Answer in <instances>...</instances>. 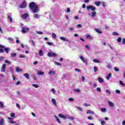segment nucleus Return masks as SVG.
I'll list each match as a JSON object with an SVG mask.
<instances>
[{"label":"nucleus","mask_w":125,"mask_h":125,"mask_svg":"<svg viewBox=\"0 0 125 125\" xmlns=\"http://www.w3.org/2000/svg\"><path fill=\"white\" fill-rule=\"evenodd\" d=\"M29 7L32 10L33 13H38L40 10L39 7L34 2H30L29 4Z\"/></svg>","instance_id":"1"},{"label":"nucleus","mask_w":125,"mask_h":125,"mask_svg":"<svg viewBox=\"0 0 125 125\" xmlns=\"http://www.w3.org/2000/svg\"><path fill=\"white\" fill-rule=\"evenodd\" d=\"M11 57H15L16 56V53H13L11 54Z\"/></svg>","instance_id":"40"},{"label":"nucleus","mask_w":125,"mask_h":125,"mask_svg":"<svg viewBox=\"0 0 125 125\" xmlns=\"http://www.w3.org/2000/svg\"><path fill=\"white\" fill-rule=\"evenodd\" d=\"M38 74L39 75H41V76H42V75H43L44 74V72H42L41 71H38Z\"/></svg>","instance_id":"28"},{"label":"nucleus","mask_w":125,"mask_h":125,"mask_svg":"<svg viewBox=\"0 0 125 125\" xmlns=\"http://www.w3.org/2000/svg\"><path fill=\"white\" fill-rule=\"evenodd\" d=\"M8 19H9L10 21V23H12V18H11V17H10V15H8Z\"/></svg>","instance_id":"25"},{"label":"nucleus","mask_w":125,"mask_h":125,"mask_svg":"<svg viewBox=\"0 0 125 125\" xmlns=\"http://www.w3.org/2000/svg\"><path fill=\"white\" fill-rule=\"evenodd\" d=\"M16 84L17 85H18L19 84H20V81H18L16 83Z\"/></svg>","instance_id":"64"},{"label":"nucleus","mask_w":125,"mask_h":125,"mask_svg":"<svg viewBox=\"0 0 125 125\" xmlns=\"http://www.w3.org/2000/svg\"><path fill=\"white\" fill-rule=\"evenodd\" d=\"M8 119L9 120L10 124H16V122L13 121V118L8 117Z\"/></svg>","instance_id":"10"},{"label":"nucleus","mask_w":125,"mask_h":125,"mask_svg":"<svg viewBox=\"0 0 125 125\" xmlns=\"http://www.w3.org/2000/svg\"><path fill=\"white\" fill-rule=\"evenodd\" d=\"M84 106H85L86 107H87L88 106H90V104H87L86 103L84 104Z\"/></svg>","instance_id":"62"},{"label":"nucleus","mask_w":125,"mask_h":125,"mask_svg":"<svg viewBox=\"0 0 125 125\" xmlns=\"http://www.w3.org/2000/svg\"><path fill=\"white\" fill-rule=\"evenodd\" d=\"M112 34L114 36H118L119 35V34L116 32H113Z\"/></svg>","instance_id":"45"},{"label":"nucleus","mask_w":125,"mask_h":125,"mask_svg":"<svg viewBox=\"0 0 125 125\" xmlns=\"http://www.w3.org/2000/svg\"><path fill=\"white\" fill-rule=\"evenodd\" d=\"M68 119H70V120H75V118H74V117L73 116H71L70 117H69Z\"/></svg>","instance_id":"57"},{"label":"nucleus","mask_w":125,"mask_h":125,"mask_svg":"<svg viewBox=\"0 0 125 125\" xmlns=\"http://www.w3.org/2000/svg\"><path fill=\"white\" fill-rule=\"evenodd\" d=\"M80 59H81L82 62H83V63H85V64H86V65H87V60L84 58H83V56H80Z\"/></svg>","instance_id":"6"},{"label":"nucleus","mask_w":125,"mask_h":125,"mask_svg":"<svg viewBox=\"0 0 125 125\" xmlns=\"http://www.w3.org/2000/svg\"><path fill=\"white\" fill-rule=\"evenodd\" d=\"M26 6H27V2L25 0L22 1V3H21L20 5V7L21 9H23V8H26Z\"/></svg>","instance_id":"2"},{"label":"nucleus","mask_w":125,"mask_h":125,"mask_svg":"<svg viewBox=\"0 0 125 125\" xmlns=\"http://www.w3.org/2000/svg\"><path fill=\"white\" fill-rule=\"evenodd\" d=\"M108 104L110 107L114 106V104H113V103L111 102V101H108Z\"/></svg>","instance_id":"20"},{"label":"nucleus","mask_w":125,"mask_h":125,"mask_svg":"<svg viewBox=\"0 0 125 125\" xmlns=\"http://www.w3.org/2000/svg\"><path fill=\"white\" fill-rule=\"evenodd\" d=\"M22 71H23V70H22L18 67H16V71L17 72H22Z\"/></svg>","instance_id":"27"},{"label":"nucleus","mask_w":125,"mask_h":125,"mask_svg":"<svg viewBox=\"0 0 125 125\" xmlns=\"http://www.w3.org/2000/svg\"><path fill=\"white\" fill-rule=\"evenodd\" d=\"M48 74L49 75H52V74L54 75L55 74V71H50V72H49Z\"/></svg>","instance_id":"31"},{"label":"nucleus","mask_w":125,"mask_h":125,"mask_svg":"<svg viewBox=\"0 0 125 125\" xmlns=\"http://www.w3.org/2000/svg\"><path fill=\"white\" fill-rule=\"evenodd\" d=\"M0 105L1 108H3V104H2L1 102H0Z\"/></svg>","instance_id":"51"},{"label":"nucleus","mask_w":125,"mask_h":125,"mask_svg":"<svg viewBox=\"0 0 125 125\" xmlns=\"http://www.w3.org/2000/svg\"><path fill=\"white\" fill-rule=\"evenodd\" d=\"M114 71L115 72H119V68H118L117 67H114Z\"/></svg>","instance_id":"46"},{"label":"nucleus","mask_w":125,"mask_h":125,"mask_svg":"<svg viewBox=\"0 0 125 125\" xmlns=\"http://www.w3.org/2000/svg\"><path fill=\"white\" fill-rule=\"evenodd\" d=\"M96 15V12L95 11L92 12L91 13L92 17H95Z\"/></svg>","instance_id":"17"},{"label":"nucleus","mask_w":125,"mask_h":125,"mask_svg":"<svg viewBox=\"0 0 125 125\" xmlns=\"http://www.w3.org/2000/svg\"><path fill=\"white\" fill-rule=\"evenodd\" d=\"M4 50L6 52V53L7 54V53H8V51H9V50H10V49L9 48L5 47V48H4Z\"/></svg>","instance_id":"11"},{"label":"nucleus","mask_w":125,"mask_h":125,"mask_svg":"<svg viewBox=\"0 0 125 125\" xmlns=\"http://www.w3.org/2000/svg\"><path fill=\"white\" fill-rule=\"evenodd\" d=\"M99 82L100 83H103V82H104V80L102 78H99Z\"/></svg>","instance_id":"26"},{"label":"nucleus","mask_w":125,"mask_h":125,"mask_svg":"<svg viewBox=\"0 0 125 125\" xmlns=\"http://www.w3.org/2000/svg\"><path fill=\"white\" fill-rule=\"evenodd\" d=\"M59 117H60V118H61L62 119H66V116H65V115H62V114H59Z\"/></svg>","instance_id":"13"},{"label":"nucleus","mask_w":125,"mask_h":125,"mask_svg":"<svg viewBox=\"0 0 125 125\" xmlns=\"http://www.w3.org/2000/svg\"><path fill=\"white\" fill-rule=\"evenodd\" d=\"M29 14H28L27 13L21 15V17L23 20H26V19L29 18Z\"/></svg>","instance_id":"4"},{"label":"nucleus","mask_w":125,"mask_h":125,"mask_svg":"<svg viewBox=\"0 0 125 125\" xmlns=\"http://www.w3.org/2000/svg\"><path fill=\"white\" fill-rule=\"evenodd\" d=\"M94 72L95 73H96V72L97 71H98V68H97V67H96V66H94Z\"/></svg>","instance_id":"29"},{"label":"nucleus","mask_w":125,"mask_h":125,"mask_svg":"<svg viewBox=\"0 0 125 125\" xmlns=\"http://www.w3.org/2000/svg\"><path fill=\"white\" fill-rule=\"evenodd\" d=\"M86 39H88L89 40H92V37L89 35H86Z\"/></svg>","instance_id":"19"},{"label":"nucleus","mask_w":125,"mask_h":125,"mask_svg":"<svg viewBox=\"0 0 125 125\" xmlns=\"http://www.w3.org/2000/svg\"><path fill=\"white\" fill-rule=\"evenodd\" d=\"M4 124V120L1 118L0 120V125H3Z\"/></svg>","instance_id":"15"},{"label":"nucleus","mask_w":125,"mask_h":125,"mask_svg":"<svg viewBox=\"0 0 125 125\" xmlns=\"http://www.w3.org/2000/svg\"><path fill=\"white\" fill-rule=\"evenodd\" d=\"M57 122H58V123H59V124H61V121H60V119H59V118H57V117H55Z\"/></svg>","instance_id":"30"},{"label":"nucleus","mask_w":125,"mask_h":125,"mask_svg":"<svg viewBox=\"0 0 125 125\" xmlns=\"http://www.w3.org/2000/svg\"><path fill=\"white\" fill-rule=\"evenodd\" d=\"M93 62H94L95 63H99V60H96V59H94L93 60Z\"/></svg>","instance_id":"32"},{"label":"nucleus","mask_w":125,"mask_h":125,"mask_svg":"<svg viewBox=\"0 0 125 125\" xmlns=\"http://www.w3.org/2000/svg\"><path fill=\"white\" fill-rule=\"evenodd\" d=\"M5 63H7V64H11V62H10V61L7 60H6L5 61Z\"/></svg>","instance_id":"36"},{"label":"nucleus","mask_w":125,"mask_h":125,"mask_svg":"<svg viewBox=\"0 0 125 125\" xmlns=\"http://www.w3.org/2000/svg\"><path fill=\"white\" fill-rule=\"evenodd\" d=\"M87 9H91L92 11H95L96 8L92 5H89L86 6Z\"/></svg>","instance_id":"5"},{"label":"nucleus","mask_w":125,"mask_h":125,"mask_svg":"<svg viewBox=\"0 0 125 125\" xmlns=\"http://www.w3.org/2000/svg\"><path fill=\"white\" fill-rule=\"evenodd\" d=\"M30 28L28 27H22L21 32L23 34H25V33H27V31H29Z\"/></svg>","instance_id":"7"},{"label":"nucleus","mask_w":125,"mask_h":125,"mask_svg":"<svg viewBox=\"0 0 125 125\" xmlns=\"http://www.w3.org/2000/svg\"><path fill=\"white\" fill-rule=\"evenodd\" d=\"M96 89L98 92H100L101 91V88L100 87H98Z\"/></svg>","instance_id":"44"},{"label":"nucleus","mask_w":125,"mask_h":125,"mask_svg":"<svg viewBox=\"0 0 125 125\" xmlns=\"http://www.w3.org/2000/svg\"><path fill=\"white\" fill-rule=\"evenodd\" d=\"M31 42L33 43V46H36V43H35V42H34V41L32 40Z\"/></svg>","instance_id":"50"},{"label":"nucleus","mask_w":125,"mask_h":125,"mask_svg":"<svg viewBox=\"0 0 125 125\" xmlns=\"http://www.w3.org/2000/svg\"><path fill=\"white\" fill-rule=\"evenodd\" d=\"M37 34H38V35H42L43 34V32H41V31H37L36 32Z\"/></svg>","instance_id":"39"},{"label":"nucleus","mask_w":125,"mask_h":125,"mask_svg":"<svg viewBox=\"0 0 125 125\" xmlns=\"http://www.w3.org/2000/svg\"><path fill=\"white\" fill-rule=\"evenodd\" d=\"M10 116H11V118H14V117H15V113H11Z\"/></svg>","instance_id":"37"},{"label":"nucleus","mask_w":125,"mask_h":125,"mask_svg":"<svg viewBox=\"0 0 125 125\" xmlns=\"http://www.w3.org/2000/svg\"><path fill=\"white\" fill-rule=\"evenodd\" d=\"M75 71L76 72H81V70H80L79 69H78V68H76Z\"/></svg>","instance_id":"63"},{"label":"nucleus","mask_w":125,"mask_h":125,"mask_svg":"<svg viewBox=\"0 0 125 125\" xmlns=\"http://www.w3.org/2000/svg\"><path fill=\"white\" fill-rule=\"evenodd\" d=\"M82 79L83 82H84V81L85 80V78H84V77H83V76H82Z\"/></svg>","instance_id":"60"},{"label":"nucleus","mask_w":125,"mask_h":125,"mask_svg":"<svg viewBox=\"0 0 125 125\" xmlns=\"http://www.w3.org/2000/svg\"><path fill=\"white\" fill-rule=\"evenodd\" d=\"M55 64H56V65H57V66H61V63H60V62H55Z\"/></svg>","instance_id":"42"},{"label":"nucleus","mask_w":125,"mask_h":125,"mask_svg":"<svg viewBox=\"0 0 125 125\" xmlns=\"http://www.w3.org/2000/svg\"><path fill=\"white\" fill-rule=\"evenodd\" d=\"M101 125H105V121H102L101 122Z\"/></svg>","instance_id":"56"},{"label":"nucleus","mask_w":125,"mask_h":125,"mask_svg":"<svg viewBox=\"0 0 125 125\" xmlns=\"http://www.w3.org/2000/svg\"><path fill=\"white\" fill-rule=\"evenodd\" d=\"M95 31H96L97 33H98V34H102V32H101V31H100L98 28H95Z\"/></svg>","instance_id":"14"},{"label":"nucleus","mask_w":125,"mask_h":125,"mask_svg":"<svg viewBox=\"0 0 125 125\" xmlns=\"http://www.w3.org/2000/svg\"><path fill=\"white\" fill-rule=\"evenodd\" d=\"M102 112H106V108H101Z\"/></svg>","instance_id":"53"},{"label":"nucleus","mask_w":125,"mask_h":125,"mask_svg":"<svg viewBox=\"0 0 125 125\" xmlns=\"http://www.w3.org/2000/svg\"><path fill=\"white\" fill-rule=\"evenodd\" d=\"M112 77V73H110L108 74V76L106 77L107 80H110V78Z\"/></svg>","instance_id":"22"},{"label":"nucleus","mask_w":125,"mask_h":125,"mask_svg":"<svg viewBox=\"0 0 125 125\" xmlns=\"http://www.w3.org/2000/svg\"><path fill=\"white\" fill-rule=\"evenodd\" d=\"M47 56L49 57H56V56H57V54L53 52H49L47 54Z\"/></svg>","instance_id":"3"},{"label":"nucleus","mask_w":125,"mask_h":125,"mask_svg":"<svg viewBox=\"0 0 125 125\" xmlns=\"http://www.w3.org/2000/svg\"><path fill=\"white\" fill-rule=\"evenodd\" d=\"M16 106H17V108H19V109H20V108H21V106L18 104H16Z\"/></svg>","instance_id":"52"},{"label":"nucleus","mask_w":125,"mask_h":125,"mask_svg":"<svg viewBox=\"0 0 125 125\" xmlns=\"http://www.w3.org/2000/svg\"><path fill=\"white\" fill-rule=\"evenodd\" d=\"M4 51L3 50V49H0V53H4Z\"/></svg>","instance_id":"49"},{"label":"nucleus","mask_w":125,"mask_h":125,"mask_svg":"<svg viewBox=\"0 0 125 125\" xmlns=\"http://www.w3.org/2000/svg\"><path fill=\"white\" fill-rule=\"evenodd\" d=\"M32 85H33V86H34L36 88H39V85L37 84H33Z\"/></svg>","instance_id":"33"},{"label":"nucleus","mask_w":125,"mask_h":125,"mask_svg":"<svg viewBox=\"0 0 125 125\" xmlns=\"http://www.w3.org/2000/svg\"><path fill=\"white\" fill-rule=\"evenodd\" d=\"M52 102L54 104V105H55V106L57 105V104H56V101L55 100V99H52Z\"/></svg>","instance_id":"16"},{"label":"nucleus","mask_w":125,"mask_h":125,"mask_svg":"<svg viewBox=\"0 0 125 125\" xmlns=\"http://www.w3.org/2000/svg\"><path fill=\"white\" fill-rule=\"evenodd\" d=\"M4 59V58L3 57H0V62H1V61H3Z\"/></svg>","instance_id":"48"},{"label":"nucleus","mask_w":125,"mask_h":125,"mask_svg":"<svg viewBox=\"0 0 125 125\" xmlns=\"http://www.w3.org/2000/svg\"><path fill=\"white\" fill-rule=\"evenodd\" d=\"M117 42H122V38L121 37H119L118 39H117Z\"/></svg>","instance_id":"34"},{"label":"nucleus","mask_w":125,"mask_h":125,"mask_svg":"<svg viewBox=\"0 0 125 125\" xmlns=\"http://www.w3.org/2000/svg\"><path fill=\"white\" fill-rule=\"evenodd\" d=\"M52 37L53 39L55 40L56 39V34L54 33H52Z\"/></svg>","instance_id":"18"},{"label":"nucleus","mask_w":125,"mask_h":125,"mask_svg":"<svg viewBox=\"0 0 125 125\" xmlns=\"http://www.w3.org/2000/svg\"><path fill=\"white\" fill-rule=\"evenodd\" d=\"M39 54L40 56H42V55H43V54L42 53V50H40Z\"/></svg>","instance_id":"23"},{"label":"nucleus","mask_w":125,"mask_h":125,"mask_svg":"<svg viewBox=\"0 0 125 125\" xmlns=\"http://www.w3.org/2000/svg\"><path fill=\"white\" fill-rule=\"evenodd\" d=\"M120 84H121L122 85H124V86L125 85V83H123V81H120Z\"/></svg>","instance_id":"54"},{"label":"nucleus","mask_w":125,"mask_h":125,"mask_svg":"<svg viewBox=\"0 0 125 125\" xmlns=\"http://www.w3.org/2000/svg\"><path fill=\"white\" fill-rule=\"evenodd\" d=\"M123 44H125V38H124L122 40Z\"/></svg>","instance_id":"55"},{"label":"nucleus","mask_w":125,"mask_h":125,"mask_svg":"<svg viewBox=\"0 0 125 125\" xmlns=\"http://www.w3.org/2000/svg\"><path fill=\"white\" fill-rule=\"evenodd\" d=\"M60 40H61L62 41H63L64 42H70V40H69V39L64 37H61Z\"/></svg>","instance_id":"9"},{"label":"nucleus","mask_w":125,"mask_h":125,"mask_svg":"<svg viewBox=\"0 0 125 125\" xmlns=\"http://www.w3.org/2000/svg\"><path fill=\"white\" fill-rule=\"evenodd\" d=\"M19 57L20 58H25L26 56L23 55H20Z\"/></svg>","instance_id":"38"},{"label":"nucleus","mask_w":125,"mask_h":125,"mask_svg":"<svg viewBox=\"0 0 125 125\" xmlns=\"http://www.w3.org/2000/svg\"><path fill=\"white\" fill-rule=\"evenodd\" d=\"M51 91H52V92H53V93H55L56 91L54 89H52Z\"/></svg>","instance_id":"59"},{"label":"nucleus","mask_w":125,"mask_h":125,"mask_svg":"<svg viewBox=\"0 0 125 125\" xmlns=\"http://www.w3.org/2000/svg\"><path fill=\"white\" fill-rule=\"evenodd\" d=\"M87 114H94V112H93L91 110H88L87 112Z\"/></svg>","instance_id":"35"},{"label":"nucleus","mask_w":125,"mask_h":125,"mask_svg":"<svg viewBox=\"0 0 125 125\" xmlns=\"http://www.w3.org/2000/svg\"><path fill=\"white\" fill-rule=\"evenodd\" d=\"M8 40L9 41H11V42H12V41H13V39L11 38V37H9V38H8Z\"/></svg>","instance_id":"58"},{"label":"nucleus","mask_w":125,"mask_h":125,"mask_svg":"<svg viewBox=\"0 0 125 125\" xmlns=\"http://www.w3.org/2000/svg\"><path fill=\"white\" fill-rule=\"evenodd\" d=\"M77 109H78V110H79V111H80L81 112L83 111V108H82L81 107H77Z\"/></svg>","instance_id":"47"},{"label":"nucleus","mask_w":125,"mask_h":125,"mask_svg":"<svg viewBox=\"0 0 125 125\" xmlns=\"http://www.w3.org/2000/svg\"><path fill=\"white\" fill-rule=\"evenodd\" d=\"M74 91H75V92H78V93H79V92H81V90H80L79 89H75L74 90Z\"/></svg>","instance_id":"41"},{"label":"nucleus","mask_w":125,"mask_h":125,"mask_svg":"<svg viewBox=\"0 0 125 125\" xmlns=\"http://www.w3.org/2000/svg\"><path fill=\"white\" fill-rule=\"evenodd\" d=\"M34 18H36L37 19L40 18V15L35 14L34 15Z\"/></svg>","instance_id":"24"},{"label":"nucleus","mask_w":125,"mask_h":125,"mask_svg":"<svg viewBox=\"0 0 125 125\" xmlns=\"http://www.w3.org/2000/svg\"><path fill=\"white\" fill-rule=\"evenodd\" d=\"M23 76L25 77V78H26L27 80H30V77L29 76V75L28 74V73H24Z\"/></svg>","instance_id":"12"},{"label":"nucleus","mask_w":125,"mask_h":125,"mask_svg":"<svg viewBox=\"0 0 125 125\" xmlns=\"http://www.w3.org/2000/svg\"><path fill=\"white\" fill-rule=\"evenodd\" d=\"M6 67V64L5 63H4L2 64V68H1V72H3V73H5V68Z\"/></svg>","instance_id":"8"},{"label":"nucleus","mask_w":125,"mask_h":125,"mask_svg":"<svg viewBox=\"0 0 125 125\" xmlns=\"http://www.w3.org/2000/svg\"><path fill=\"white\" fill-rule=\"evenodd\" d=\"M101 4V1H97L95 2V4H96L97 6H99V5H100Z\"/></svg>","instance_id":"21"},{"label":"nucleus","mask_w":125,"mask_h":125,"mask_svg":"<svg viewBox=\"0 0 125 125\" xmlns=\"http://www.w3.org/2000/svg\"><path fill=\"white\" fill-rule=\"evenodd\" d=\"M47 44L48 45H53V43L51 42H47Z\"/></svg>","instance_id":"43"},{"label":"nucleus","mask_w":125,"mask_h":125,"mask_svg":"<svg viewBox=\"0 0 125 125\" xmlns=\"http://www.w3.org/2000/svg\"><path fill=\"white\" fill-rule=\"evenodd\" d=\"M116 92L117 93L120 94V93H121V91H120L119 90H116Z\"/></svg>","instance_id":"61"}]
</instances>
